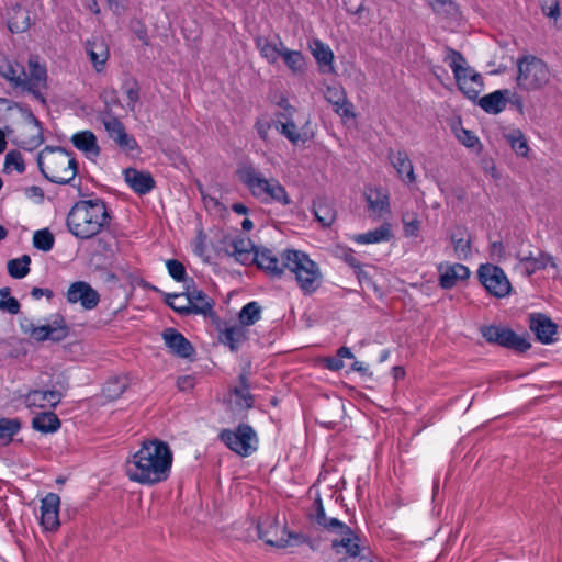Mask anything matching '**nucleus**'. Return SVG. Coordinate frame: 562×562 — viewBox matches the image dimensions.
<instances>
[{
    "mask_svg": "<svg viewBox=\"0 0 562 562\" xmlns=\"http://www.w3.org/2000/svg\"><path fill=\"white\" fill-rule=\"evenodd\" d=\"M173 454L160 439H148L125 462V474L132 482L155 485L166 481L171 471Z\"/></svg>",
    "mask_w": 562,
    "mask_h": 562,
    "instance_id": "nucleus-1",
    "label": "nucleus"
},
{
    "mask_svg": "<svg viewBox=\"0 0 562 562\" xmlns=\"http://www.w3.org/2000/svg\"><path fill=\"white\" fill-rule=\"evenodd\" d=\"M111 215L101 199L77 201L67 214L66 226L75 237L91 239L110 225Z\"/></svg>",
    "mask_w": 562,
    "mask_h": 562,
    "instance_id": "nucleus-2",
    "label": "nucleus"
},
{
    "mask_svg": "<svg viewBox=\"0 0 562 562\" xmlns=\"http://www.w3.org/2000/svg\"><path fill=\"white\" fill-rule=\"evenodd\" d=\"M36 161L41 173L53 183L68 184L78 173L72 153L60 146H46L37 154Z\"/></svg>",
    "mask_w": 562,
    "mask_h": 562,
    "instance_id": "nucleus-3",
    "label": "nucleus"
},
{
    "mask_svg": "<svg viewBox=\"0 0 562 562\" xmlns=\"http://www.w3.org/2000/svg\"><path fill=\"white\" fill-rule=\"evenodd\" d=\"M238 179L245 184L250 193L265 201L267 198L283 205L291 203L283 186L276 179L265 178L252 165H245L237 169Z\"/></svg>",
    "mask_w": 562,
    "mask_h": 562,
    "instance_id": "nucleus-4",
    "label": "nucleus"
},
{
    "mask_svg": "<svg viewBox=\"0 0 562 562\" xmlns=\"http://www.w3.org/2000/svg\"><path fill=\"white\" fill-rule=\"evenodd\" d=\"M445 63L451 68L459 90L469 100L475 101L483 89V78L468 65L464 56L451 48L446 47Z\"/></svg>",
    "mask_w": 562,
    "mask_h": 562,
    "instance_id": "nucleus-5",
    "label": "nucleus"
},
{
    "mask_svg": "<svg viewBox=\"0 0 562 562\" xmlns=\"http://www.w3.org/2000/svg\"><path fill=\"white\" fill-rule=\"evenodd\" d=\"M184 288L186 291L181 294H166L165 303L180 315H211L214 301L195 288L193 279H190Z\"/></svg>",
    "mask_w": 562,
    "mask_h": 562,
    "instance_id": "nucleus-6",
    "label": "nucleus"
},
{
    "mask_svg": "<svg viewBox=\"0 0 562 562\" xmlns=\"http://www.w3.org/2000/svg\"><path fill=\"white\" fill-rule=\"evenodd\" d=\"M288 270L295 274L300 289L305 295L314 293L321 285L322 274L317 265L300 250L288 249Z\"/></svg>",
    "mask_w": 562,
    "mask_h": 562,
    "instance_id": "nucleus-7",
    "label": "nucleus"
},
{
    "mask_svg": "<svg viewBox=\"0 0 562 562\" xmlns=\"http://www.w3.org/2000/svg\"><path fill=\"white\" fill-rule=\"evenodd\" d=\"M550 70L547 64L532 55L522 56L517 60V86L525 91H536L550 81Z\"/></svg>",
    "mask_w": 562,
    "mask_h": 562,
    "instance_id": "nucleus-8",
    "label": "nucleus"
},
{
    "mask_svg": "<svg viewBox=\"0 0 562 562\" xmlns=\"http://www.w3.org/2000/svg\"><path fill=\"white\" fill-rule=\"evenodd\" d=\"M218 439L240 457H248L257 450L256 431L247 424H239L236 430L223 429Z\"/></svg>",
    "mask_w": 562,
    "mask_h": 562,
    "instance_id": "nucleus-9",
    "label": "nucleus"
},
{
    "mask_svg": "<svg viewBox=\"0 0 562 562\" xmlns=\"http://www.w3.org/2000/svg\"><path fill=\"white\" fill-rule=\"evenodd\" d=\"M480 331L488 344L512 349L517 352H526L531 344L524 337L518 336L513 329L503 326H482Z\"/></svg>",
    "mask_w": 562,
    "mask_h": 562,
    "instance_id": "nucleus-10",
    "label": "nucleus"
},
{
    "mask_svg": "<svg viewBox=\"0 0 562 562\" xmlns=\"http://www.w3.org/2000/svg\"><path fill=\"white\" fill-rule=\"evenodd\" d=\"M477 278L485 290L495 297H505L510 293L512 285L504 270L492 263L479 267Z\"/></svg>",
    "mask_w": 562,
    "mask_h": 562,
    "instance_id": "nucleus-11",
    "label": "nucleus"
},
{
    "mask_svg": "<svg viewBox=\"0 0 562 562\" xmlns=\"http://www.w3.org/2000/svg\"><path fill=\"white\" fill-rule=\"evenodd\" d=\"M100 121L103 124L108 136L123 150H138V144L134 136L130 135L124 124L110 111H102Z\"/></svg>",
    "mask_w": 562,
    "mask_h": 562,
    "instance_id": "nucleus-12",
    "label": "nucleus"
},
{
    "mask_svg": "<svg viewBox=\"0 0 562 562\" xmlns=\"http://www.w3.org/2000/svg\"><path fill=\"white\" fill-rule=\"evenodd\" d=\"M342 528H336L330 533L337 535L340 538L331 541V547L339 552L338 548H344L345 553L351 558L359 557L358 562H373L368 557L362 554L366 548L360 547V538L356 532L345 522H341Z\"/></svg>",
    "mask_w": 562,
    "mask_h": 562,
    "instance_id": "nucleus-13",
    "label": "nucleus"
},
{
    "mask_svg": "<svg viewBox=\"0 0 562 562\" xmlns=\"http://www.w3.org/2000/svg\"><path fill=\"white\" fill-rule=\"evenodd\" d=\"M224 237L222 243L224 244L223 250L227 256H232L237 262L241 265H251L256 260V250L258 249L251 239L237 236L232 238L229 241Z\"/></svg>",
    "mask_w": 562,
    "mask_h": 562,
    "instance_id": "nucleus-14",
    "label": "nucleus"
},
{
    "mask_svg": "<svg viewBox=\"0 0 562 562\" xmlns=\"http://www.w3.org/2000/svg\"><path fill=\"white\" fill-rule=\"evenodd\" d=\"M288 250H284L280 257L276 256L268 248H259L256 250V260L254 263L272 278H281L284 270L288 269L286 263Z\"/></svg>",
    "mask_w": 562,
    "mask_h": 562,
    "instance_id": "nucleus-15",
    "label": "nucleus"
},
{
    "mask_svg": "<svg viewBox=\"0 0 562 562\" xmlns=\"http://www.w3.org/2000/svg\"><path fill=\"white\" fill-rule=\"evenodd\" d=\"M66 297L71 304L80 303L85 310H92L100 302L98 291L86 281L72 282L67 290Z\"/></svg>",
    "mask_w": 562,
    "mask_h": 562,
    "instance_id": "nucleus-16",
    "label": "nucleus"
},
{
    "mask_svg": "<svg viewBox=\"0 0 562 562\" xmlns=\"http://www.w3.org/2000/svg\"><path fill=\"white\" fill-rule=\"evenodd\" d=\"M267 522L274 528L276 537H269L267 533H261L262 525H259V538L267 544L285 548L289 546L301 544L306 541V537L302 533L286 531L284 527L279 526L277 519H268Z\"/></svg>",
    "mask_w": 562,
    "mask_h": 562,
    "instance_id": "nucleus-17",
    "label": "nucleus"
},
{
    "mask_svg": "<svg viewBox=\"0 0 562 562\" xmlns=\"http://www.w3.org/2000/svg\"><path fill=\"white\" fill-rule=\"evenodd\" d=\"M516 258L527 277L532 276L538 270H543L547 266L557 268L553 257L541 250H538L537 254L532 250H519L516 254Z\"/></svg>",
    "mask_w": 562,
    "mask_h": 562,
    "instance_id": "nucleus-18",
    "label": "nucleus"
},
{
    "mask_svg": "<svg viewBox=\"0 0 562 562\" xmlns=\"http://www.w3.org/2000/svg\"><path fill=\"white\" fill-rule=\"evenodd\" d=\"M60 497L55 493H48L41 501V525L47 531H56L59 526Z\"/></svg>",
    "mask_w": 562,
    "mask_h": 562,
    "instance_id": "nucleus-19",
    "label": "nucleus"
},
{
    "mask_svg": "<svg viewBox=\"0 0 562 562\" xmlns=\"http://www.w3.org/2000/svg\"><path fill=\"white\" fill-rule=\"evenodd\" d=\"M529 328L542 344H552L553 336L557 334L558 326L550 317L544 314H531L529 317Z\"/></svg>",
    "mask_w": 562,
    "mask_h": 562,
    "instance_id": "nucleus-20",
    "label": "nucleus"
},
{
    "mask_svg": "<svg viewBox=\"0 0 562 562\" xmlns=\"http://www.w3.org/2000/svg\"><path fill=\"white\" fill-rule=\"evenodd\" d=\"M166 346L180 358H191L194 353L192 344L175 328H167L162 333Z\"/></svg>",
    "mask_w": 562,
    "mask_h": 562,
    "instance_id": "nucleus-21",
    "label": "nucleus"
},
{
    "mask_svg": "<svg viewBox=\"0 0 562 562\" xmlns=\"http://www.w3.org/2000/svg\"><path fill=\"white\" fill-rule=\"evenodd\" d=\"M124 179L130 188L139 195L149 193L156 183L149 172L139 171L135 168H126L124 170Z\"/></svg>",
    "mask_w": 562,
    "mask_h": 562,
    "instance_id": "nucleus-22",
    "label": "nucleus"
},
{
    "mask_svg": "<svg viewBox=\"0 0 562 562\" xmlns=\"http://www.w3.org/2000/svg\"><path fill=\"white\" fill-rule=\"evenodd\" d=\"M325 99L333 104L334 111L342 119L355 117L353 105L347 100L342 88L337 86L327 87Z\"/></svg>",
    "mask_w": 562,
    "mask_h": 562,
    "instance_id": "nucleus-23",
    "label": "nucleus"
},
{
    "mask_svg": "<svg viewBox=\"0 0 562 562\" xmlns=\"http://www.w3.org/2000/svg\"><path fill=\"white\" fill-rule=\"evenodd\" d=\"M387 157L402 181L408 184L415 182L414 167L405 150L390 149Z\"/></svg>",
    "mask_w": 562,
    "mask_h": 562,
    "instance_id": "nucleus-24",
    "label": "nucleus"
},
{
    "mask_svg": "<svg viewBox=\"0 0 562 562\" xmlns=\"http://www.w3.org/2000/svg\"><path fill=\"white\" fill-rule=\"evenodd\" d=\"M61 397L63 393L59 390H33L26 394L25 404L27 407H56L60 403Z\"/></svg>",
    "mask_w": 562,
    "mask_h": 562,
    "instance_id": "nucleus-25",
    "label": "nucleus"
},
{
    "mask_svg": "<svg viewBox=\"0 0 562 562\" xmlns=\"http://www.w3.org/2000/svg\"><path fill=\"white\" fill-rule=\"evenodd\" d=\"M440 278L439 284L442 289H452L459 280H465L470 276V270L462 263L446 265L438 268Z\"/></svg>",
    "mask_w": 562,
    "mask_h": 562,
    "instance_id": "nucleus-26",
    "label": "nucleus"
},
{
    "mask_svg": "<svg viewBox=\"0 0 562 562\" xmlns=\"http://www.w3.org/2000/svg\"><path fill=\"white\" fill-rule=\"evenodd\" d=\"M313 213L323 227H330L337 217L334 202L325 196H318L313 201Z\"/></svg>",
    "mask_w": 562,
    "mask_h": 562,
    "instance_id": "nucleus-27",
    "label": "nucleus"
},
{
    "mask_svg": "<svg viewBox=\"0 0 562 562\" xmlns=\"http://www.w3.org/2000/svg\"><path fill=\"white\" fill-rule=\"evenodd\" d=\"M510 91L496 90L479 99L477 104L488 114H498L505 110Z\"/></svg>",
    "mask_w": 562,
    "mask_h": 562,
    "instance_id": "nucleus-28",
    "label": "nucleus"
},
{
    "mask_svg": "<svg viewBox=\"0 0 562 562\" xmlns=\"http://www.w3.org/2000/svg\"><path fill=\"white\" fill-rule=\"evenodd\" d=\"M310 48L313 57L318 64L319 70L322 72H333L334 54L330 47L315 38L310 43Z\"/></svg>",
    "mask_w": 562,
    "mask_h": 562,
    "instance_id": "nucleus-29",
    "label": "nucleus"
},
{
    "mask_svg": "<svg viewBox=\"0 0 562 562\" xmlns=\"http://www.w3.org/2000/svg\"><path fill=\"white\" fill-rule=\"evenodd\" d=\"M310 519L315 522L318 527L323 528L327 532L335 531L336 528H342L339 519L334 517H327L323 506V502L317 496L313 503V509L308 514Z\"/></svg>",
    "mask_w": 562,
    "mask_h": 562,
    "instance_id": "nucleus-30",
    "label": "nucleus"
},
{
    "mask_svg": "<svg viewBox=\"0 0 562 562\" xmlns=\"http://www.w3.org/2000/svg\"><path fill=\"white\" fill-rule=\"evenodd\" d=\"M450 240L459 259H468L471 256V237L464 226H456L450 235Z\"/></svg>",
    "mask_w": 562,
    "mask_h": 562,
    "instance_id": "nucleus-31",
    "label": "nucleus"
},
{
    "mask_svg": "<svg viewBox=\"0 0 562 562\" xmlns=\"http://www.w3.org/2000/svg\"><path fill=\"white\" fill-rule=\"evenodd\" d=\"M284 113H280L278 116L279 117H283L285 119L286 121L285 122H282V121H278L274 126L282 134L284 135L293 145H297L300 142H304L300 132L297 131V127L295 125V123L290 120L288 116H292L293 112H294V108L286 104L284 106Z\"/></svg>",
    "mask_w": 562,
    "mask_h": 562,
    "instance_id": "nucleus-32",
    "label": "nucleus"
},
{
    "mask_svg": "<svg viewBox=\"0 0 562 562\" xmlns=\"http://www.w3.org/2000/svg\"><path fill=\"white\" fill-rule=\"evenodd\" d=\"M86 50L95 70L101 71L109 58L108 45L103 40L95 38L87 41Z\"/></svg>",
    "mask_w": 562,
    "mask_h": 562,
    "instance_id": "nucleus-33",
    "label": "nucleus"
},
{
    "mask_svg": "<svg viewBox=\"0 0 562 562\" xmlns=\"http://www.w3.org/2000/svg\"><path fill=\"white\" fill-rule=\"evenodd\" d=\"M13 108L19 109L25 115V119L30 123L34 124V126L38 130L37 135H34L30 139L22 142L21 147L25 150H32V149L38 147L44 142V137H43V133H42V131H43L42 123L29 108H25L19 103H12V105L8 106L9 110H11Z\"/></svg>",
    "mask_w": 562,
    "mask_h": 562,
    "instance_id": "nucleus-34",
    "label": "nucleus"
},
{
    "mask_svg": "<svg viewBox=\"0 0 562 562\" xmlns=\"http://www.w3.org/2000/svg\"><path fill=\"white\" fill-rule=\"evenodd\" d=\"M72 145L83 151L87 155L99 156L100 147L97 143V137L91 131H82L72 135L71 137Z\"/></svg>",
    "mask_w": 562,
    "mask_h": 562,
    "instance_id": "nucleus-35",
    "label": "nucleus"
},
{
    "mask_svg": "<svg viewBox=\"0 0 562 562\" xmlns=\"http://www.w3.org/2000/svg\"><path fill=\"white\" fill-rule=\"evenodd\" d=\"M21 328L23 333L29 334L36 341L43 342L46 340H50L53 342H60V330H52L47 325L35 326L33 323L21 324Z\"/></svg>",
    "mask_w": 562,
    "mask_h": 562,
    "instance_id": "nucleus-36",
    "label": "nucleus"
},
{
    "mask_svg": "<svg viewBox=\"0 0 562 562\" xmlns=\"http://www.w3.org/2000/svg\"><path fill=\"white\" fill-rule=\"evenodd\" d=\"M30 26V12L21 5L13 7L8 20L9 30L12 33H23L27 31Z\"/></svg>",
    "mask_w": 562,
    "mask_h": 562,
    "instance_id": "nucleus-37",
    "label": "nucleus"
},
{
    "mask_svg": "<svg viewBox=\"0 0 562 562\" xmlns=\"http://www.w3.org/2000/svg\"><path fill=\"white\" fill-rule=\"evenodd\" d=\"M220 337L221 341L227 345L232 351H236L247 339V329L241 325L229 326L221 331Z\"/></svg>",
    "mask_w": 562,
    "mask_h": 562,
    "instance_id": "nucleus-38",
    "label": "nucleus"
},
{
    "mask_svg": "<svg viewBox=\"0 0 562 562\" xmlns=\"http://www.w3.org/2000/svg\"><path fill=\"white\" fill-rule=\"evenodd\" d=\"M32 427L43 434L55 432L60 428V420L53 412H43L32 419Z\"/></svg>",
    "mask_w": 562,
    "mask_h": 562,
    "instance_id": "nucleus-39",
    "label": "nucleus"
},
{
    "mask_svg": "<svg viewBox=\"0 0 562 562\" xmlns=\"http://www.w3.org/2000/svg\"><path fill=\"white\" fill-rule=\"evenodd\" d=\"M256 46L259 49L261 56L266 58L269 64L277 63L285 48L281 41L276 44L269 42V40L266 37H258L256 40Z\"/></svg>",
    "mask_w": 562,
    "mask_h": 562,
    "instance_id": "nucleus-40",
    "label": "nucleus"
},
{
    "mask_svg": "<svg viewBox=\"0 0 562 562\" xmlns=\"http://www.w3.org/2000/svg\"><path fill=\"white\" fill-rule=\"evenodd\" d=\"M391 237L392 233L390 225L385 223L373 231L356 235L353 237V240L358 244H375L381 241H387L390 240Z\"/></svg>",
    "mask_w": 562,
    "mask_h": 562,
    "instance_id": "nucleus-41",
    "label": "nucleus"
},
{
    "mask_svg": "<svg viewBox=\"0 0 562 562\" xmlns=\"http://www.w3.org/2000/svg\"><path fill=\"white\" fill-rule=\"evenodd\" d=\"M281 58L292 74L302 75L305 71V58L300 50H291L285 47L282 52Z\"/></svg>",
    "mask_w": 562,
    "mask_h": 562,
    "instance_id": "nucleus-42",
    "label": "nucleus"
},
{
    "mask_svg": "<svg viewBox=\"0 0 562 562\" xmlns=\"http://www.w3.org/2000/svg\"><path fill=\"white\" fill-rule=\"evenodd\" d=\"M29 72L30 78L26 81L31 83L42 85L43 88L47 87V70L45 65L40 63L38 56H30L29 58Z\"/></svg>",
    "mask_w": 562,
    "mask_h": 562,
    "instance_id": "nucleus-43",
    "label": "nucleus"
},
{
    "mask_svg": "<svg viewBox=\"0 0 562 562\" xmlns=\"http://www.w3.org/2000/svg\"><path fill=\"white\" fill-rule=\"evenodd\" d=\"M0 75L14 87L21 88L26 81L24 68L19 64L13 65L11 63H7L4 66L0 67Z\"/></svg>",
    "mask_w": 562,
    "mask_h": 562,
    "instance_id": "nucleus-44",
    "label": "nucleus"
},
{
    "mask_svg": "<svg viewBox=\"0 0 562 562\" xmlns=\"http://www.w3.org/2000/svg\"><path fill=\"white\" fill-rule=\"evenodd\" d=\"M127 387V378H110L103 385L102 393L110 401L119 398Z\"/></svg>",
    "mask_w": 562,
    "mask_h": 562,
    "instance_id": "nucleus-45",
    "label": "nucleus"
},
{
    "mask_svg": "<svg viewBox=\"0 0 562 562\" xmlns=\"http://www.w3.org/2000/svg\"><path fill=\"white\" fill-rule=\"evenodd\" d=\"M261 317V306L258 302H249L239 312V325L243 327L254 325Z\"/></svg>",
    "mask_w": 562,
    "mask_h": 562,
    "instance_id": "nucleus-46",
    "label": "nucleus"
},
{
    "mask_svg": "<svg viewBox=\"0 0 562 562\" xmlns=\"http://www.w3.org/2000/svg\"><path fill=\"white\" fill-rule=\"evenodd\" d=\"M31 258L23 255L20 258L11 259L7 263L8 273L14 279H22L30 272Z\"/></svg>",
    "mask_w": 562,
    "mask_h": 562,
    "instance_id": "nucleus-47",
    "label": "nucleus"
},
{
    "mask_svg": "<svg viewBox=\"0 0 562 562\" xmlns=\"http://www.w3.org/2000/svg\"><path fill=\"white\" fill-rule=\"evenodd\" d=\"M21 424L19 419H0V446H7L13 439V436L20 430Z\"/></svg>",
    "mask_w": 562,
    "mask_h": 562,
    "instance_id": "nucleus-48",
    "label": "nucleus"
},
{
    "mask_svg": "<svg viewBox=\"0 0 562 562\" xmlns=\"http://www.w3.org/2000/svg\"><path fill=\"white\" fill-rule=\"evenodd\" d=\"M55 244V237L48 228L36 231L33 235V246L42 251H49Z\"/></svg>",
    "mask_w": 562,
    "mask_h": 562,
    "instance_id": "nucleus-49",
    "label": "nucleus"
},
{
    "mask_svg": "<svg viewBox=\"0 0 562 562\" xmlns=\"http://www.w3.org/2000/svg\"><path fill=\"white\" fill-rule=\"evenodd\" d=\"M367 202L369 209L374 212H378L379 214L389 212L390 210L389 195L382 191L376 190L375 196L368 195Z\"/></svg>",
    "mask_w": 562,
    "mask_h": 562,
    "instance_id": "nucleus-50",
    "label": "nucleus"
},
{
    "mask_svg": "<svg viewBox=\"0 0 562 562\" xmlns=\"http://www.w3.org/2000/svg\"><path fill=\"white\" fill-rule=\"evenodd\" d=\"M507 139L510 144L512 149L519 156H527V153L529 150L527 139L522 135V133L517 130L514 131L512 134L507 136Z\"/></svg>",
    "mask_w": 562,
    "mask_h": 562,
    "instance_id": "nucleus-51",
    "label": "nucleus"
},
{
    "mask_svg": "<svg viewBox=\"0 0 562 562\" xmlns=\"http://www.w3.org/2000/svg\"><path fill=\"white\" fill-rule=\"evenodd\" d=\"M404 234L407 237L417 236L420 229V221L415 213H405L402 217Z\"/></svg>",
    "mask_w": 562,
    "mask_h": 562,
    "instance_id": "nucleus-52",
    "label": "nucleus"
},
{
    "mask_svg": "<svg viewBox=\"0 0 562 562\" xmlns=\"http://www.w3.org/2000/svg\"><path fill=\"white\" fill-rule=\"evenodd\" d=\"M168 272L178 282H187V271L182 262L177 259H169L166 262Z\"/></svg>",
    "mask_w": 562,
    "mask_h": 562,
    "instance_id": "nucleus-53",
    "label": "nucleus"
},
{
    "mask_svg": "<svg viewBox=\"0 0 562 562\" xmlns=\"http://www.w3.org/2000/svg\"><path fill=\"white\" fill-rule=\"evenodd\" d=\"M542 13L557 21L560 15V0H539Z\"/></svg>",
    "mask_w": 562,
    "mask_h": 562,
    "instance_id": "nucleus-54",
    "label": "nucleus"
},
{
    "mask_svg": "<svg viewBox=\"0 0 562 562\" xmlns=\"http://www.w3.org/2000/svg\"><path fill=\"white\" fill-rule=\"evenodd\" d=\"M13 166L19 173L25 171V164L22 154L19 150H10L5 155L4 168Z\"/></svg>",
    "mask_w": 562,
    "mask_h": 562,
    "instance_id": "nucleus-55",
    "label": "nucleus"
},
{
    "mask_svg": "<svg viewBox=\"0 0 562 562\" xmlns=\"http://www.w3.org/2000/svg\"><path fill=\"white\" fill-rule=\"evenodd\" d=\"M48 327L52 328V330H60L61 333L58 334L60 336V341L65 340L70 333V328L67 325L64 316L57 314L55 315L54 319L47 324Z\"/></svg>",
    "mask_w": 562,
    "mask_h": 562,
    "instance_id": "nucleus-56",
    "label": "nucleus"
},
{
    "mask_svg": "<svg viewBox=\"0 0 562 562\" xmlns=\"http://www.w3.org/2000/svg\"><path fill=\"white\" fill-rule=\"evenodd\" d=\"M101 99L103 100L105 105L104 111H110V113H112V108L114 105H121L117 91L115 89H105L101 93Z\"/></svg>",
    "mask_w": 562,
    "mask_h": 562,
    "instance_id": "nucleus-57",
    "label": "nucleus"
},
{
    "mask_svg": "<svg viewBox=\"0 0 562 562\" xmlns=\"http://www.w3.org/2000/svg\"><path fill=\"white\" fill-rule=\"evenodd\" d=\"M457 138L460 143L469 148H472L479 144V138L471 131L465 128H460V131L457 132Z\"/></svg>",
    "mask_w": 562,
    "mask_h": 562,
    "instance_id": "nucleus-58",
    "label": "nucleus"
},
{
    "mask_svg": "<svg viewBox=\"0 0 562 562\" xmlns=\"http://www.w3.org/2000/svg\"><path fill=\"white\" fill-rule=\"evenodd\" d=\"M236 397L239 398L238 404L244 405L245 407L249 408L254 404V397L249 393L248 389H241V387H234L231 391Z\"/></svg>",
    "mask_w": 562,
    "mask_h": 562,
    "instance_id": "nucleus-59",
    "label": "nucleus"
},
{
    "mask_svg": "<svg viewBox=\"0 0 562 562\" xmlns=\"http://www.w3.org/2000/svg\"><path fill=\"white\" fill-rule=\"evenodd\" d=\"M21 305L15 297H9L5 300H0V311L8 312L12 315L19 314Z\"/></svg>",
    "mask_w": 562,
    "mask_h": 562,
    "instance_id": "nucleus-60",
    "label": "nucleus"
},
{
    "mask_svg": "<svg viewBox=\"0 0 562 562\" xmlns=\"http://www.w3.org/2000/svg\"><path fill=\"white\" fill-rule=\"evenodd\" d=\"M23 90L30 92L36 100H38L42 104H46V99L44 98L41 89L42 85L31 83L30 81H25L21 87Z\"/></svg>",
    "mask_w": 562,
    "mask_h": 562,
    "instance_id": "nucleus-61",
    "label": "nucleus"
},
{
    "mask_svg": "<svg viewBox=\"0 0 562 562\" xmlns=\"http://www.w3.org/2000/svg\"><path fill=\"white\" fill-rule=\"evenodd\" d=\"M125 92H126V95L128 99L127 105L130 106L131 110H134V106L139 98V89L137 87V83L133 82L132 86L126 88Z\"/></svg>",
    "mask_w": 562,
    "mask_h": 562,
    "instance_id": "nucleus-62",
    "label": "nucleus"
},
{
    "mask_svg": "<svg viewBox=\"0 0 562 562\" xmlns=\"http://www.w3.org/2000/svg\"><path fill=\"white\" fill-rule=\"evenodd\" d=\"M255 128L262 140H268V132L271 128V123L266 120H257Z\"/></svg>",
    "mask_w": 562,
    "mask_h": 562,
    "instance_id": "nucleus-63",
    "label": "nucleus"
},
{
    "mask_svg": "<svg viewBox=\"0 0 562 562\" xmlns=\"http://www.w3.org/2000/svg\"><path fill=\"white\" fill-rule=\"evenodd\" d=\"M177 386L180 391L187 392L194 387V378L192 375H182L177 380Z\"/></svg>",
    "mask_w": 562,
    "mask_h": 562,
    "instance_id": "nucleus-64",
    "label": "nucleus"
}]
</instances>
